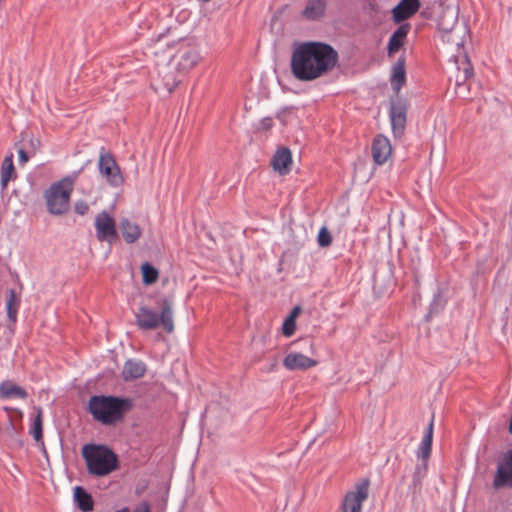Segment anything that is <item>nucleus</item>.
Returning <instances> with one entry per match:
<instances>
[{
	"mask_svg": "<svg viewBox=\"0 0 512 512\" xmlns=\"http://www.w3.org/2000/svg\"><path fill=\"white\" fill-rule=\"evenodd\" d=\"M338 52L324 42L298 44L291 55V72L300 81H312L332 71L338 63Z\"/></svg>",
	"mask_w": 512,
	"mask_h": 512,
	"instance_id": "nucleus-1",
	"label": "nucleus"
},
{
	"mask_svg": "<svg viewBox=\"0 0 512 512\" xmlns=\"http://www.w3.org/2000/svg\"><path fill=\"white\" fill-rule=\"evenodd\" d=\"M132 408L128 398L116 396L95 395L89 399V412L93 418L103 425H114L121 421Z\"/></svg>",
	"mask_w": 512,
	"mask_h": 512,
	"instance_id": "nucleus-2",
	"label": "nucleus"
},
{
	"mask_svg": "<svg viewBox=\"0 0 512 512\" xmlns=\"http://www.w3.org/2000/svg\"><path fill=\"white\" fill-rule=\"evenodd\" d=\"M199 59L200 56L196 46L188 41L181 40L176 53L169 54V62L167 64L169 72L164 76V84L168 93H171L181 81L177 75L173 74V70H177L178 73L187 72L197 65Z\"/></svg>",
	"mask_w": 512,
	"mask_h": 512,
	"instance_id": "nucleus-3",
	"label": "nucleus"
},
{
	"mask_svg": "<svg viewBox=\"0 0 512 512\" xmlns=\"http://www.w3.org/2000/svg\"><path fill=\"white\" fill-rule=\"evenodd\" d=\"M82 456L89 474L103 477L118 468L116 454L104 445L87 444L82 448Z\"/></svg>",
	"mask_w": 512,
	"mask_h": 512,
	"instance_id": "nucleus-4",
	"label": "nucleus"
},
{
	"mask_svg": "<svg viewBox=\"0 0 512 512\" xmlns=\"http://www.w3.org/2000/svg\"><path fill=\"white\" fill-rule=\"evenodd\" d=\"M75 176L64 177L51 185L45 192V200L49 213L62 215L69 210L70 196L73 191Z\"/></svg>",
	"mask_w": 512,
	"mask_h": 512,
	"instance_id": "nucleus-5",
	"label": "nucleus"
},
{
	"mask_svg": "<svg viewBox=\"0 0 512 512\" xmlns=\"http://www.w3.org/2000/svg\"><path fill=\"white\" fill-rule=\"evenodd\" d=\"M433 428L434 424L432 418L425 430L422 441L416 452L417 458L420 460V462L417 463V465L415 466V470L412 477V485L414 489H420L422 480L427 475L428 459L431 455L432 450Z\"/></svg>",
	"mask_w": 512,
	"mask_h": 512,
	"instance_id": "nucleus-6",
	"label": "nucleus"
},
{
	"mask_svg": "<svg viewBox=\"0 0 512 512\" xmlns=\"http://www.w3.org/2000/svg\"><path fill=\"white\" fill-rule=\"evenodd\" d=\"M369 486V478L359 480L354 489L346 493L341 505V512H362V504L369 496Z\"/></svg>",
	"mask_w": 512,
	"mask_h": 512,
	"instance_id": "nucleus-7",
	"label": "nucleus"
},
{
	"mask_svg": "<svg viewBox=\"0 0 512 512\" xmlns=\"http://www.w3.org/2000/svg\"><path fill=\"white\" fill-rule=\"evenodd\" d=\"M98 169L106 182L111 186L118 187L123 184L124 178L116 160L111 153L101 151L98 160Z\"/></svg>",
	"mask_w": 512,
	"mask_h": 512,
	"instance_id": "nucleus-8",
	"label": "nucleus"
},
{
	"mask_svg": "<svg viewBox=\"0 0 512 512\" xmlns=\"http://www.w3.org/2000/svg\"><path fill=\"white\" fill-rule=\"evenodd\" d=\"M407 102L405 99L397 97L391 100L389 116L392 132L395 137H400L406 125Z\"/></svg>",
	"mask_w": 512,
	"mask_h": 512,
	"instance_id": "nucleus-9",
	"label": "nucleus"
},
{
	"mask_svg": "<svg viewBox=\"0 0 512 512\" xmlns=\"http://www.w3.org/2000/svg\"><path fill=\"white\" fill-rule=\"evenodd\" d=\"M94 224L99 241L112 243L117 239L115 221L106 211H102L96 216Z\"/></svg>",
	"mask_w": 512,
	"mask_h": 512,
	"instance_id": "nucleus-10",
	"label": "nucleus"
},
{
	"mask_svg": "<svg viewBox=\"0 0 512 512\" xmlns=\"http://www.w3.org/2000/svg\"><path fill=\"white\" fill-rule=\"evenodd\" d=\"M136 323L142 330L156 329L160 325L158 307H153L147 303L142 304L136 313Z\"/></svg>",
	"mask_w": 512,
	"mask_h": 512,
	"instance_id": "nucleus-11",
	"label": "nucleus"
},
{
	"mask_svg": "<svg viewBox=\"0 0 512 512\" xmlns=\"http://www.w3.org/2000/svg\"><path fill=\"white\" fill-rule=\"evenodd\" d=\"M317 361L298 352L288 353L283 359V366L289 371L307 370L317 365Z\"/></svg>",
	"mask_w": 512,
	"mask_h": 512,
	"instance_id": "nucleus-12",
	"label": "nucleus"
},
{
	"mask_svg": "<svg viewBox=\"0 0 512 512\" xmlns=\"http://www.w3.org/2000/svg\"><path fill=\"white\" fill-rule=\"evenodd\" d=\"M420 7L419 0H401L392 10L393 20L400 23L412 17Z\"/></svg>",
	"mask_w": 512,
	"mask_h": 512,
	"instance_id": "nucleus-13",
	"label": "nucleus"
},
{
	"mask_svg": "<svg viewBox=\"0 0 512 512\" xmlns=\"http://www.w3.org/2000/svg\"><path fill=\"white\" fill-rule=\"evenodd\" d=\"M372 156L378 165L384 164L392 152L390 141L383 135H378L372 143Z\"/></svg>",
	"mask_w": 512,
	"mask_h": 512,
	"instance_id": "nucleus-14",
	"label": "nucleus"
},
{
	"mask_svg": "<svg viewBox=\"0 0 512 512\" xmlns=\"http://www.w3.org/2000/svg\"><path fill=\"white\" fill-rule=\"evenodd\" d=\"M506 485L512 486V451L506 456L505 463L498 466L493 480L495 489H500Z\"/></svg>",
	"mask_w": 512,
	"mask_h": 512,
	"instance_id": "nucleus-15",
	"label": "nucleus"
},
{
	"mask_svg": "<svg viewBox=\"0 0 512 512\" xmlns=\"http://www.w3.org/2000/svg\"><path fill=\"white\" fill-rule=\"evenodd\" d=\"M411 29L409 23L401 24L390 36L387 50L388 54L392 55L396 53L405 43L406 37Z\"/></svg>",
	"mask_w": 512,
	"mask_h": 512,
	"instance_id": "nucleus-16",
	"label": "nucleus"
},
{
	"mask_svg": "<svg viewBox=\"0 0 512 512\" xmlns=\"http://www.w3.org/2000/svg\"><path fill=\"white\" fill-rule=\"evenodd\" d=\"M406 79L405 58L400 57L393 65L390 84L393 91L398 95Z\"/></svg>",
	"mask_w": 512,
	"mask_h": 512,
	"instance_id": "nucleus-17",
	"label": "nucleus"
},
{
	"mask_svg": "<svg viewBox=\"0 0 512 512\" xmlns=\"http://www.w3.org/2000/svg\"><path fill=\"white\" fill-rule=\"evenodd\" d=\"M292 164L291 151L286 147H281L276 151L272 159L274 170L280 174H286L290 170Z\"/></svg>",
	"mask_w": 512,
	"mask_h": 512,
	"instance_id": "nucleus-18",
	"label": "nucleus"
},
{
	"mask_svg": "<svg viewBox=\"0 0 512 512\" xmlns=\"http://www.w3.org/2000/svg\"><path fill=\"white\" fill-rule=\"evenodd\" d=\"M146 372L143 362L129 359L122 369V377L125 381H132L141 378Z\"/></svg>",
	"mask_w": 512,
	"mask_h": 512,
	"instance_id": "nucleus-19",
	"label": "nucleus"
},
{
	"mask_svg": "<svg viewBox=\"0 0 512 512\" xmlns=\"http://www.w3.org/2000/svg\"><path fill=\"white\" fill-rule=\"evenodd\" d=\"M325 10L326 0H308L302 15L306 19L314 21L320 19L324 15Z\"/></svg>",
	"mask_w": 512,
	"mask_h": 512,
	"instance_id": "nucleus-20",
	"label": "nucleus"
},
{
	"mask_svg": "<svg viewBox=\"0 0 512 512\" xmlns=\"http://www.w3.org/2000/svg\"><path fill=\"white\" fill-rule=\"evenodd\" d=\"M174 313L172 301L168 298L162 300V330L167 333L174 331Z\"/></svg>",
	"mask_w": 512,
	"mask_h": 512,
	"instance_id": "nucleus-21",
	"label": "nucleus"
},
{
	"mask_svg": "<svg viewBox=\"0 0 512 512\" xmlns=\"http://www.w3.org/2000/svg\"><path fill=\"white\" fill-rule=\"evenodd\" d=\"M1 189L5 190L9 181L16 178V172L13 164V154L7 155L1 165Z\"/></svg>",
	"mask_w": 512,
	"mask_h": 512,
	"instance_id": "nucleus-22",
	"label": "nucleus"
},
{
	"mask_svg": "<svg viewBox=\"0 0 512 512\" xmlns=\"http://www.w3.org/2000/svg\"><path fill=\"white\" fill-rule=\"evenodd\" d=\"M120 230L124 240L129 244L134 243L141 235L139 226L128 219L121 220Z\"/></svg>",
	"mask_w": 512,
	"mask_h": 512,
	"instance_id": "nucleus-23",
	"label": "nucleus"
},
{
	"mask_svg": "<svg viewBox=\"0 0 512 512\" xmlns=\"http://www.w3.org/2000/svg\"><path fill=\"white\" fill-rule=\"evenodd\" d=\"M74 499L77 503L78 508L82 512H90L93 510L94 503L92 496L81 486L75 487Z\"/></svg>",
	"mask_w": 512,
	"mask_h": 512,
	"instance_id": "nucleus-24",
	"label": "nucleus"
},
{
	"mask_svg": "<svg viewBox=\"0 0 512 512\" xmlns=\"http://www.w3.org/2000/svg\"><path fill=\"white\" fill-rule=\"evenodd\" d=\"M0 396L2 398L16 397L25 399L27 398V392L12 381H4L0 384Z\"/></svg>",
	"mask_w": 512,
	"mask_h": 512,
	"instance_id": "nucleus-25",
	"label": "nucleus"
},
{
	"mask_svg": "<svg viewBox=\"0 0 512 512\" xmlns=\"http://www.w3.org/2000/svg\"><path fill=\"white\" fill-rule=\"evenodd\" d=\"M457 9L446 8L438 20L439 28L444 32H452L457 23Z\"/></svg>",
	"mask_w": 512,
	"mask_h": 512,
	"instance_id": "nucleus-26",
	"label": "nucleus"
},
{
	"mask_svg": "<svg viewBox=\"0 0 512 512\" xmlns=\"http://www.w3.org/2000/svg\"><path fill=\"white\" fill-rule=\"evenodd\" d=\"M35 411L36 415L30 427V434L36 442H40L43 438V411L41 407H36Z\"/></svg>",
	"mask_w": 512,
	"mask_h": 512,
	"instance_id": "nucleus-27",
	"label": "nucleus"
},
{
	"mask_svg": "<svg viewBox=\"0 0 512 512\" xmlns=\"http://www.w3.org/2000/svg\"><path fill=\"white\" fill-rule=\"evenodd\" d=\"M143 283L145 285L153 284L157 281L159 272L149 263L145 262L141 265Z\"/></svg>",
	"mask_w": 512,
	"mask_h": 512,
	"instance_id": "nucleus-28",
	"label": "nucleus"
},
{
	"mask_svg": "<svg viewBox=\"0 0 512 512\" xmlns=\"http://www.w3.org/2000/svg\"><path fill=\"white\" fill-rule=\"evenodd\" d=\"M9 299L7 301V304H6V307H7V315L9 317V319L13 322L16 321V318H17V306H18V303H17V300H16V296H15V292L14 290H10L9 291Z\"/></svg>",
	"mask_w": 512,
	"mask_h": 512,
	"instance_id": "nucleus-29",
	"label": "nucleus"
},
{
	"mask_svg": "<svg viewBox=\"0 0 512 512\" xmlns=\"http://www.w3.org/2000/svg\"><path fill=\"white\" fill-rule=\"evenodd\" d=\"M175 456V450H171V452L166 456L165 463L162 462V471L165 470V472L169 476V479H171L173 474Z\"/></svg>",
	"mask_w": 512,
	"mask_h": 512,
	"instance_id": "nucleus-30",
	"label": "nucleus"
},
{
	"mask_svg": "<svg viewBox=\"0 0 512 512\" xmlns=\"http://www.w3.org/2000/svg\"><path fill=\"white\" fill-rule=\"evenodd\" d=\"M317 241H318V244L320 247H327L331 244L332 242V237H331V234L330 232L328 231V229L326 227H322L318 233V238H317Z\"/></svg>",
	"mask_w": 512,
	"mask_h": 512,
	"instance_id": "nucleus-31",
	"label": "nucleus"
},
{
	"mask_svg": "<svg viewBox=\"0 0 512 512\" xmlns=\"http://www.w3.org/2000/svg\"><path fill=\"white\" fill-rule=\"evenodd\" d=\"M465 83L466 81H463V76L460 73V67H458V73L456 76V93L462 97H465L467 94L466 92L468 91Z\"/></svg>",
	"mask_w": 512,
	"mask_h": 512,
	"instance_id": "nucleus-32",
	"label": "nucleus"
},
{
	"mask_svg": "<svg viewBox=\"0 0 512 512\" xmlns=\"http://www.w3.org/2000/svg\"><path fill=\"white\" fill-rule=\"evenodd\" d=\"M296 329L295 320L292 317H287L283 323L282 331L286 337H290Z\"/></svg>",
	"mask_w": 512,
	"mask_h": 512,
	"instance_id": "nucleus-33",
	"label": "nucleus"
},
{
	"mask_svg": "<svg viewBox=\"0 0 512 512\" xmlns=\"http://www.w3.org/2000/svg\"><path fill=\"white\" fill-rule=\"evenodd\" d=\"M463 65V68H460V73L463 76V81H467L473 75V67L466 57Z\"/></svg>",
	"mask_w": 512,
	"mask_h": 512,
	"instance_id": "nucleus-34",
	"label": "nucleus"
},
{
	"mask_svg": "<svg viewBox=\"0 0 512 512\" xmlns=\"http://www.w3.org/2000/svg\"><path fill=\"white\" fill-rule=\"evenodd\" d=\"M273 126V120L271 117H265L259 121L257 124V130L266 131Z\"/></svg>",
	"mask_w": 512,
	"mask_h": 512,
	"instance_id": "nucleus-35",
	"label": "nucleus"
},
{
	"mask_svg": "<svg viewBox=\"0 0 512 512\" xmlns=\"http://www.w3.org/2000/svg\"><path fill=\"white\" fill-rule=\"evenodd\" d=\"M75 212L79 215H85L89 210V205L85 201H78L74 206Z\"/></svg>",
	"mask_w": 512,
	"mask_h": 512,
	"instance_id": "nucleus-36",
	"label": "nucleus"
},
{
	"mask_svg": "<svg viewBox=\"0 0 512 512\" xmlns=\"http://www.w3.org/2000/svg\"><path fill=\"white\" fill-rule=\"evenodd\" d=\"M442 306L443 305H442L441 297L439 295L434 297V299L430 305V314L437 312L439 309L442 308Z\"/></svg>",
	"mask_w": 512,
	"mask_h": 512,
	"instance_id": "nucleus-37",
	"label": "nucleus"
},
{
	"mask_svg": "<svg viewBox=\"0 0 512 512\" xmlns=\"http://www.w3.org/2000/svg\"><path fill=\"white\" fill-rule=\"evenodd\" d=\"M18 155H19V161L21 164H25L29 160L27 153L22 148L19 149Z\"/></svg>",
	"mask_w": 512,
	"mask_h": 512,
	"instance_id": "nucleus-38",
	"label": "nucleus"
},
{
	"mask_svg": "<svg viewBox=\"0 0 512 512\" xmlns=\"http://www.w3.org/2000/svg\"><path fill=\"white\" fill-rule=\"evenodd\" d=\"M300 310H301V308L299 306L294 307L288 317H292V319L295 320V318L298 316Z\"/></svg>",
	"mask_w": 512,
	"mask_h": 512,
	"instance_id": "nucleus-39",
	"label": "nucleus"
},
{
	"mask_svg": "<svg viewBox=\"0 0 512 512\" xmlns=\"http://www.w3.org/2000/svg\"><path fill=\"white\" fill-rule=\"evenodd\" d=\"M36 443H37V444H38V446L40 447V449H41V451H42L43 455H44L45 457H47V450H46V447H45V444H44L43 438L41 439V441H40V442H36Z\"/></svg>",
	"mask_w": 512,
	"mask_h": 512,
	"instance_id": "nucleus-40",
	"label": "nucleus"
},
{
	"mask_svg": "<svg viewBox=\"0 0 512 512\" xmlns=\"http://www.w3.org/2000/svg\"><path fill=\"white\" fill-rule=\"evenodd\" d=\"M175 369H182L183 370V364L179 361H176L174 363Z\"/></svg>",
	"mask_w": 512,
	"mask_h": 512,
	"instance_id": "nucleus-41",
	"label": "nucleus"
},
{
	"mask_svg": "<svg viewBox=\"0 0 512 512\" xmlns=\"http://www.w3.org/2000/svg\"><path fill=\"white\" fill-rule=\"evenodd\" d=\"M115 512H129V509L125 507V508H122V509L117 510Z\"/></svg>",
	"mask_w": 512,
	"mask_h": 512,
	"instance_id": "nucleus-42",
	"label": "nucleus"
}]
</instances>
